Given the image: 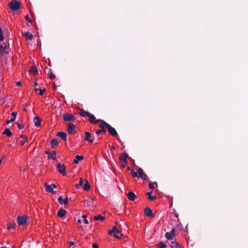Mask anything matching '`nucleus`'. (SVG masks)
<instances>
[{
    "instance_id": "f257e3e1",
    "label": "nucleus",
    "mask_w": 248,
    "mask_h": 248,
    "mask_svg": "<svg viewBox=\"0 0 248 248\" xmlns=\"http://www.w3.org/2000/svg\"><path fill=\"white\" fill-rule=\"evenodd\" d=\"M9 6L10 9L14 11L18 10L20 8V2L17 0H12L9 3Z\"/></svg>"
},
{
    "instance_id": "f03ea898",
    "label": "nucleus",
    "mask_w": 248,
    "mask_h": 248,
    "mask_svg": "<svg viewBox=\"0 0 248 248\" xmlns=\"http://www.w3.org/2000/svg\"><path fill=\"white\" fill-rule=\"evenodd\" d=\"M109 234L113 235L115 238H121L123 235L122 232L117 229L115 226H113L112 228V230L109 231Z\"/></svg>"
},
{
    "instance_id": "7ed1b4c3",
    "label": "nucleus",
    "mask_w": 248,
    "mask_h": 248,
    "mask_svg": "<svg viewBox=\"0 0 248 248\" xmlns=\"http://www.w3.org/2000/svg\"><path fill=\"white\" fill-rule=\"evenodd\" d=\"M105 126L107 128L108 132L113 137H117L118 136V133L115 128L112 127L110 125H109L107 123H104Z\"/></svg>"
},
{
    "instance_id": "20e7f679",
    "label": "nucleus",
    "mask_w": 248,
    "mask_h": 248,
    "mask_svg": "<svg viewBox=\"0 0 248 248\" xmlns=\"http://www.w3.org/2000/svg\"><path fill=\"white\" fill-rule=\"evenodd\" d=\"M62 118L65 122L74 121L76 120L75 117L73 114L67 113L62 115Z\"/></svg>"
},
{
    "instance_id": "39448f33",
    "label": "nucleus",
    "mask_w": 248,
    "mask_h": 248,
    "mask_svg": "<svg viewBox=\"0 0 248 248\" xmlns=\"http://www.w3.org/2000/svg\"><path fill=\"white\" fill-rule=\"evenodd\" d=\"M27 219L28 217L26 215L18 216L17 218V221L19 225H23L26 224Z\"/></svg>"
},
{
    "instance_id": "423d86ee",
    "label": "nucleus",
    "mask_w": 248,
    "mask_h": 248,
    "mask_svg": "<svg viewBox=\"0 0 248 248\" xmlns=\"http://www.w3.org/2000/svg\"><path fill=\"white\" fill-rule=\"evenodd\" d=\"M57 168L58 171L63 175H66V166L64 164H61L60 163H58Z\"/></svg>"
},
{
    "instance_id": "0eeeda50",
    "label": "nucleus",
    "mask_w": 248,
    "mask_h": 248,
    "mask_svg": "<svg viewBox=\"0 0 248 248\" xmlns=\"http://www.w3.org/2000/svg\"><path fill=\"white\" fill-rule=\"evenodd\" d=\"M138 172L139 174V177H140L142 179L145 180L146 181H148V182L150 181L147 175L145 173L143 172V170L141 168H139L138 169Z\"/></svg>"
},
{
    "instance_id": "6e6552de",
    "label": "nucleus",
    "mask_w": 248,
    "mask_h": 248,
    "mask_svg": "<svg viewBox=\"0 0 248 248\" xmlns=\"http://www.w3.org/2000/svg\"><path fill=\"white\" fill-rule=\"evenodd\" d=\"M9 44H5L4 46L1 45V58L5 54H7L9 52Z\"/></svg>"
},
{
    "instance_id": "1a4fd4ad",
    "label": "nucleus",
    "mask_w": 248,
    "mask_h": 248,
    "mask_svg": "<svg viewBox=\"0 0 248 248\" xmlns=\"http://www.w3.org/2000/svg\"><path fill=\"white\" fill-rule=\"evenodd\" d=\"M45 186L46 187V190L47 192H50L51 193H55L56 192L53 190V188L56 187V186L55 184H52L51 185H47L46 183L45 184Z\"/></svg>"
},
{
    "instance_id": "9d476101",
    "label": "nucleus",
    "mask_w": 248,
    "mask_h": 248,
    "mask_svg": "<svg viewBox=\"0 0 248 248\" xmlns=\"http://www.w3.org/2000/svg\"><path fill=\"white\" fill-rule=\"evenodd\" d=\"M101 124L99 125V127L101 128V129H100V130H97L96 131V134L97 135H99V134H100L101 133H106V130L105 128V125L104 124V123H106L105 121H101Z\"/></svg>"
},
{
    "instance_id": "9b49d317",
    "label": "nucleus",
    "mask_w": 248,
    "mask_h": 248,
    "mask_svg": "<svg viewBox=\"0 0 248 248\" xmlns=\"http://www.w3.org/2000/svg\"><path fill=\"white\" fill-rule=\"evenodd\" d=\"M87 117H89V121L90 122V123L92 124H97L102 121L100 119L96 120L95 116L90 113H89Z\"/></svg>"
},
{
    "instance_id": "f8f14e48",
    "label": "nucleus",
    "mask_w": 248,
    "mask_h": 248,
    "mask_svg": "<svg viewBox=\"0 0 248 248\" xmlns=\"http://www.w3.org/2000/svg\"><path fill=\"white\" fill-rule=\"evenodd\" d=\"M175 230L174 228H173L170 232H167L165 233L166 238L169 240H171L173 239V236L174 235Z\"/></svg>"
},
{
    "instance_id": "ddd939ff",
    "label": "nucleus",
    "mask_w": 248,
    "mask_h": 248,
    "mask_svg": "<svg viewBox=\"0 0 248 248\" xmlns=\"http://www.w3.org/2000/svg\"><path fill=\"white\" fill-rule=\"evenodd\" d=\"M67 130L68 132L70 134L73 133L75 131V126L72 123H68L67 124Z\"/></svg>"
},
{
    "instance_id": "4468645a",
    "label": "nucleus",
    "mask_w": 248,
    "mask_h": 248,
    "mask_svg": "<svg viewBox=\"0 0 248 248\" xmlns=\"http://www.w3.org/2000/svg\"><path fill=\"white\" fill-rule=\"evenodd\" d=\"M144 214L148 217H154V215L150 208L147 207L144 209Z\"/></svg>"
},
{
    "instance_id": "2eb2a0df",
    "label": "nucleus",
    "mask_w": 248,
    "mask_h": 248,
    "mask_svg": "<svg viewBox=\"0 0 248 248\" xmlns=\"http://www.w3.org/2000/svg\"><path fill=\"white\" fill-rule=\"evenodd\" d=\"M57 136L60 137L61 139L65 141L67 140V134L64 132H58L57 134Z\"/></svg>"
},
{
    "instance_id": "dca6fc26",
    "label": "nucleus",
    "mask_w": 248,
    "mask_h": 248,
    "mask_svg": "<svg viewBox=\"0 0 248 248\" xmlns=\"http://www.w3.org/2000/svg\"><path fill=\"white\" fill-rule=\"evenodd\" d=\"M127 196L129 200L131 201H134L137 197L136 194L132 191L129 192L127 194Z\"/></svg>"
},
{
    "instance_id": "f3484780",
    "label": "nucleus",
    "mask_w": 248,
    "mask_h": 248,
    "mask_svg": "<svg viewBox=\"0 0 248 248\" xmlns=\"http://www.w3.org/2000/svg\"><path fill=\"white\" fill-rule=\"evenodd\" d=\"M58 202L61 204H64V205H67L68 204V199L66 197L64 200H63L62 197H60L58 199Z\"/></svg>"
},
{
    "instance_id": "a211bd4d",
    "label": "nucleus",
    "mask_w": 248,
    "mask_h": 248,
    "mask_svg": "<svg viewBox=\"0 0 248 248\" xmlns=\"http://www.w3.org/2000/svg\"><path fill=\"white\" fill-rule=\"evenodd\" d=\"M79 111L78 112V114L83 117H87L89 114L90 112L85 111L82 108L79 109Z\"/></svg>"
},
{
    "instance_id": "6ab92c4d",
    "label": "nucleus",
    "mask_w": 248,
    "mask_h": 248,
    "mask_svg": "<svg viewBox=\"0 0 248 248\" xmlns=\"http://www.w3.org/2000/svg\"><path fill=\"white\" fill-rule=\"evenodd\" d=\"M128 157V155L126 153H123L119 156L120 162L127 161L126 158Z\"/></svg>"
},
{
    "instance_id": "aec40b11",
    "label": "nucleus",
    "mask_w": 248,
    "mask_h": 248,
    "mask_svg": "<svg viewBox=\"0 0 248 248\" xmlns=\"http://www.w3.org/2000/svg\"><path fill=\"white\" fill-rule=\"evenodd\" d=\"M66 213V210L62 208H61L58 211L57 216L60 217H62L65 216Z\"/></svg>"
},
{
    "instance_id": "412c9836",
    "label": "nucleus",
    "mask_w": 248,
    "mask_h": 248,
    "mask_svg": "<svg viewBox=\"0 0 248 248\" xmlns=\"http://www.w3.org/2000/svg\"><path fill=\"white\" fill-rule=\"evenodd\" d=\"M29 72L33 75H35L38 73V69L35 66H31L29 70Z\"/></svg>"
},
{
    "instance_id": "4be33fe9",
    "label": "nucleus",
    "mask_w": 248,
    "mask_h": 248,
    "mask_svg": "<svg viewBox=\"0 0 248 248\" xmlns=\"http://www.w3.org/2000/svg\"><path fill=\"white\" fill-rule=\"evenodd\" d=\"M33 121L34 122V124L35 126L38 127L41 125V119L38 117H35L33 119Z\"/></svg>"
},
{
    "instance_id": "5701e85b",
    "label": "nucleus",
    "mask_w": 248,
    "mask_h": 248,
    "mask_svg": "<svg viewBox=\"0 0 248 248\" xmlns=\"http://www.w3.org/2000/svg\"><path fill=\"white\" fill-rule=\"evenodd\" d=\"M85 134L86 135L85 137V140L89 141L90 143H93V140L90 139V138L91 137V134L89 132L86 131L85 132Z\"/></svg>"
},
{
    "instance_id": "b1692460",
    "label": "nucleus",
    "mask_w": 248,
    "mask_h": 248,
    "mask_svg": "<svg viewBox=\"0 0 248 248\" xmlns=\"http://www.w3.org/2000/svg\"><path fill=\"white\" fill-rule=\"evenodd\" d=\"M84 159L83 156L77 155L76 156V159H74L73 163L77 164L78 163L79 161L82 160Z\"/></svg>"
},
{
    "instance_id": "393cba45",
    "label": "nucleus",
    "mask_w": 248,
    "mask_h": 248,
    "mask_svg": "<svg viewBox=\"0 0 248 248\" xmlns=\"http://www.w3.org/2000/svg\"><path fill=\"white\" fill-rule=\"evenodd\" d=\"M50 143L52 148H54L56 146L58 145V141L55 139H53L51 140Z\"/></svg>"
},
{
    "instance_id": "a878e982",
    "label": "nucleus",
    "mask_w": 248,
    "mask_h": 248,
    "mask_svg": "<svg viewBox=\"0 0 248 248\" xmlns=\"http://www.w3.org/2000/svg\"><path fill=\"white\" fill-rule=\"evenodd\" d=\"M153 192V191H151V192H148L146 193V195L148 196V199L150 201H154L157 199L156 196H152L151 195L152 193Z\"/></svg>"
},
{
    "instance_id": "bb28decb",
    "label": "nucleus",
    "mask_w": 248,
    "mask_h": 248,
    "mask_svg": "<svg viewBox=\"0 0 248 248\" xmlns=\"http://www.w3.org/2000/svg\"><path fill=\"white\" fill-rule=\"evenodd\" d=\"M56 152L55 151H52L48 156V159H52L54 160L56 159Z\"/></svg>"
},
{
    "instance_id": "cd10ccee",
    "label": "nucleus",
    "mask_w": 248,
    "mask_h": 248,
    "mask_svg": "<svg viewBox=\"0 0 248 248\" xmlns=\"http://www.w3.org/2000/svg\"><path fill=\"white\" fill-rule=\"evenodd\" d=\"M171 248H180V245L177 242L172 241L170 243V245Z\"/></svg>"
},
{
    "instance_id": "c85d7f7f",
    "label": "nucleus",
    "mask_w": 248,
    "mask_h": 248,
    "mask_svg": "<svg viewBox=\"0 0 248 248\" xmlns=\"http://www.w3.org/2000/svg\"><path fill=\"white\" fill-rule=\"evenodd\" d=\"M24 35L26 39L27 40H31L33 38L32 34L30 33L28 31L25 32L24 33Z\"/></svg>"
},
{
    "instance_id": "c756f323",
    "label": "nucleus",
    "mask_w": 248,
    "mask_h": 248,
    "mask_svg": "<svg viewBox=\"0 0 248 248\" xmlns=\"http://www.w3.org/2000/svg\"><path fill=\"white\" fill-rule=\"evenodd\" d=\"M3 134L6 135L8 137H11L12 135V132L9 128H6L3 132Z\"/></svg>"
},
{
    "instance_id": "7c9ffc66",
    "label": "nucleus",
    "mask_w": 248,
    "mask_h": 248,
    "mask_svg": "<svg viewBox=\"0 0 248 248\" xmlns=\"http://www.w3.org/2000/svg\"><path fill=\"white\" fill-rule=\"evenodd\" d=\"M83 188L86 191H88L90 189V185L87 180L85 181V183L84 185Z\"/></svg>"
},
{
    "instance_id": "2f4dec72",
    "label": "nucleus",
    "mask_w": 248,
    "mask_h": 248,
    "mask_svg": "<svg viewBox=\"0 0 248 248\" xmlns=\"http://www.w3.org/2000/svg\"><path fill=\"white\" fill-rule=\"evenodd\" d=\"M47 75L49 78L51 79H54L56 77L55 75L52 73L51 69H49L48 71Z\"/></svg>"
},
{
    "instance_id": "473e14b6",
    "label": "nucleus",
    "mask_w": 248,
    "mask_h": 248,
    "mask_svg": "<svg viewBox=\"0 0 248 248\" xmlns=\"http://www.w3.org/2000/svg\"><path fill=\"white\" fill-rule=\"evenodd\" d=\"M104 219H105V217L102 216L101 215H98L97 216L94 217V219L95 220H104Z\"/></svg>"
},
{
    "instance_id": "72a5a7b5",
    "label": "nucleus",
    "mask_w": 248,
    "mask_h": 248,
    "mask_svg": "<svg viewBox=\"0 0 248 248\" xmlns=\"http://www.w3.org/2000/svg\"><path fill=\"white\" fill-rule=\"evenodd\" d=\"M83 179L82 178H80L79 183L76 185V187L78 189H79L80 187V186L83 185Z\"/></svg>"
},
{
    "instance_id": "f704fd0d",
    "label": "nucleus",
    "mask_w": 248,
    "mask_h": 248,
    "mask_svg": "<svg viewBox=\"0 0 248 248\" xmlns=\"http://www.w3.org/2000/svg\"><path fill=\"white\" fill-rule=\"evenodd\" d=\"M17 114V113L16 111H14L12 113L11 115L12 116V118L11 119V121L14 122L15 121Z\"/></svg>"
},
{
    "instance_id": "c9c22d12",
    "label": "nucleus",
    "mask_w": 248,
    "mask_h": 248,
    "mask_svg": "<svg viewBox=\"0 0 248 248\" xmlns=\"http://www.w3.org/2000/svg\"><path fill=\"white\" fill-rule=\"evenodd\" d=\"M157 247L159 248H165L167 246L162 241H160L158 244L157 245Z\"/></svg>"
},
{
    "instance_id": "e433bc0d",
    "label": "nucleus",
    "mask_w": 248,
    "mask_h": 248,
    "mask_svg": "<svg viewBox=\"0 0 248 248\" xmlns=\"http://www.w3.org/2000/svg\"><path fill=\"white\" fill-rule=\"evenodd\" d=\"M131 173L132 174V175L135 177H139L138 175V173L137 172H136L135 171H134L133 170H131Z\"/></svg>"
},
{
    "instance_id": "4c0bfd02",
    "label": "nucleus",
    "mask_w": 248,
    "mask_h": 248,
    "mask_svg": "<svg viewBox=\"0 0 248 248\" xmlns=\"http://www.w3.org/2000/svg\"><path fill=\"white\" fill-rule=\"evenodd\" d=\"M120 163L123 168H125L127 165V161L121 162Z\"/></svg>"
},
{
    "instance_id": "58836bf2",
    "label": "nucleus",
    "mask_w": 248,
    "mask_h": 248,
    "mask_svg": "<svg viewBox=\"0 0 248 248\" xmlns=\"http://www.w3.org/2000/svg\"><path fill=\"white\" fill-rule=\"evenodd\" d=\"M46 91V89H43V90H39V94L41 96L43 95L44 93Z\"/></svg>"
},
{
    "instance_id": "ea45409f",
    "label": "nucleus",
    "mask_w": 248,
    "mask_h": 248,
    "mask_svg": "<svg viewBox=\"0 0 248 248\" xmlns=\"http://www.w3.org/2000/svg\"><path fill=\"white\" fill-rule=\"evenodd\" d=\"M17 127L19 129H23L24 127V125L23 124H19L17 123Z\"/></svg>"
},
{
    "instance_id": "a19ab883",
    "label": "nucleus",
    "mask_w": 248,
    "mask_h": 248,
    "mask_svg": "<svg viewBox=\"0 0 248 248\" xmlns=\"http://www.w3.org/2000/svg\"><path fill=\"white\" fill-rule=\"evenodd\" d=\"M20 137L22 139H23L24 140H25V141H27L28 140V138L26 136L24 135H21L20 136Z\"/></svg>"
},
{
    "instance_id": "79ce46f5",
    "label": "nucleus",
    "mask_w": 248,
    "mask_h": 248,
    "mask_svg": "<svg viewBox=\"0 0 248 248\" xmlns=\"http://www.w3.org/2000/svg\"><path fill=\"white\" fill-rule=\"evenodd\" d=\"M25 19L28 20V21H29L30 22H31V20L29 18V16L28 15H27L26 16H25Z\"/></svg>"
},
{
    "instance_id": "37998d69",
    "label": "nucleus",
    "mask_w": 248,
    "mask_h": 248,
    "mask_svg": "<svg viewBox=\"0 0 248 248\" xmlns=\"http://www.w3.org/2000/svg\"><path fill=\"white\" fill-rule=\"evenodd\" d=\"M149 187L150 189H154V186L153 183H150L149 185Z\"/></svg>"
},
{
    "instance_id": "c03bdc74",
    "label": "nucleus",
    "mask_w": 248,
    "mask_h": 248,
    "mask_svg": "<svg viewBox=\"0 0 248 248\" xmlns=\"http://www.w3.org/2000/svg\"><path fill=\"white\" fill-rule=\"evenodd\" d=\"M26 141H25V140H23L20 141V143L21 145L23 146Z\"/></svg>"
},
{
    "instance_id": "a18cd8bd",
    "label": "nucleus",
    "mask_w": 248,
    "mask_h": 248,
    "mask_svg": "<svg viewBox=\"0 0 248 248\" xmlns=\"http://www.w3.org/2000/svg\"><path fill=\"white\" fill-rule=\"evenodd\" d=\"M13 228H14V226L13 225H12V224L9 225L8 227H7V229L8 230H10V229H13Z\"/></svg>"
},
{
    "instance_id": "49530a36",
    "label": "nucleus",
    "mask_w": 248,
    "mask_h": 248,
    "mask_svg": "<svg viewBox=\"0 0 248 248\" xmlns=\"http://www.w3.org/2000/svg\"><path fill=\"white\" fill-rule=\"evenodd\" d=\"M22 85V83L20 81H17L16 82V85L17 86H20Z\"/></svg>"
},
{
    "instance_id": "de8ad7c7",
    "label": "nucleus",
    "mask_w": 248,
    "mask_h": 248,
    "mask_svg": "<svg viewBox=\"0 0 248 248\" xmlns=\"http://www.w3.org/2000/svg\"><path fill=\"white\" fill-rule=\"evenodd\" d=\"M0 37H1V42L3 41V39H4V37L3 36V34H2V30H1V36H0Z\"/></svg>"
},
{
    "instance_id": "09e8293b",
    "label": "nucleus",
    "mask_w": 248,
    "mask_h": 248,
    "mask_svg": "<svg viewBox=\"0 0 248 248\" xmlns=\"http://www.w3.org/2000/svg\"><path fill=\"white\" fill-rule=\"evenodd\" d=\"M93 248H98V246L96 244H93L92 246Z\"/></svg>"
},
{
    "instance_id": "8fccbe9b",
    "label": "nucleus",
    "mask_w": 248,
    "mask_h": 248,
    "mask_svg": "<svg viewBox=\"0 0 248 248\" xmlns=\"http://www.w3.org/2000/svg\"><path fill=\"white\" fill-rule=\"evenodd\" d=\"M69 245H70V247L73 246V245H75V242L71 241V242H69Z\"/></svg>"
},
{
    "instance_id": "3c124183",
    "label": "nucleus",
    "mask_w": 248,
    "mask_h": 248,
    "mask_svg": "<svg viewBox=\"0 0 248 248\" xmlns=\"http://www.w3.org/2000/svg\"><path fill=\"white\" fill-rule=\"evenodd\" d=\"M12 122H13V121H11V119L10 120H7L6 121V124H9L10 123H12Z\"/></svg>"
},
{
    "instance_id": "603ef678",
    "label": "nucleus",
    "mask_w": 248,
    "mask_h": 248,
    "mask_svg": "<svg viewBox=\"0 0 248 248\" xmlns=\"http://www.w3.org/2000/svg\"><path fill=\"white\" fill-rule=\"evenodd\" d=\"M84 221L85 224H88L89 223V221L87 219H85Z\"/></svg>"
},
{
    "instance_id": "864d4df0",
    "label": "nucleus",
    "mask_w": 248,
    "mask_h": 248,
    "mask_svg": "<svg viewBox=\"0 0 248 248\" xmlns=\"http://www.w3.org/2000/svg\"><path fill=\"white\" fill-rule=\"evenodd\" d=\"M82 217L84 218L85 219H86L87 216H86V215H84L82 216Z\"/></svg>"
},
{
    "instance_id": "5fc2aeb1",
    "label": "nucleus",
    "mask_w": 248,
    "mask_h": 248,
    "mask_svg": "<svg viewBox=\"0 0 248 248\" xmlns=\"http://www.w3.org/2000/svg\"><path fill=\"white\" fill-rule=\"evenodd\" d=\"M45 153H46V154H47V155H49V154H50L49 152V151H46L45 152Z\"/></svg>"
},
{
    "instance_id": "6e6d98bb",
    "label": "nucleus",
    "mask_w": 248,
    "mask_h": 248,
    "mask_svg": "<svg viewBox=\"0 0 248 248\" xmlns=\"http://www.w3.org/2000/svg\"><path fill=\"white\" fill-rule=\"evenodd\" d=\"M39 90H40V89H38V88H35V91H39Z\"/></svg>"
},
{
    "instance_id": "4d7b16f0",
    "label": "nucleus",
    "mask_w": 248,
    "mask_h": 248,
    "mask_svg": "<svg viewBox=\"0 0 248 248\" xmlns=\"http://www.w3.org/2000/svg\"><path fill=\"white\" fill-rule=\"evenodd\" d=\"M174 216L176 217H178V215L177 213H175Z\"/></svg>"
},
{
    "instance_id": "13d9d810",
    "label": "nucleus",
    "mask_w": 248,
    "mask_h": 248,
    "mask_svg": "<svg viewBox=\"0 0 248 248\" xmlns=\"http://www.w3.org/2000/svg\"><path fill=\"white\" fill-rule=\"evenodd\" d=\"M127 170H130V171H131V168H130V167H127Z\"/></svg>"
},
{
    "instance_id": "bf43d9fd",
    "label": "nucleus",
    "mask_w": 248,
    "mask_h": 248,
    "mask_svg": "<svg viewBox=\"0 0 248 248\" xmlns=\"http://www.w3.org/2000/svg\"><path fill=\"white\" fill-rule=\"evenodd\" d=\"M78 223H81V220L80 219H78Z\"/></svg>"
},
{
    "instance_id": "052dcab7",
    "label": "nucleus",
    "mask_w": 248,
    "mask_h": 248,
    "mask_svg": "<svg viewBox=\"0 0 248 248\" xmlns=\"http://www.w3.org/2000/svg\"><path fill=\"white\" fill-rule=\"evenodd\" d=\"M38 85V83H36H36H35V84H34V86H37Z\"/></svg>"
},
{
    "instance_id": "680f3d73",
    "label": "nucleus",
    "mask_w": 248,
    "mask_h": 248,
    "mask_svg": "<svg viewBox=\"0 0 248 248\" xmlns=\"http://www.w3.org/2000/svg\"><path fill=\"white\" fill-rule=\"evenodd\" d=\"M3 158H4V157H3L1 158V160H0V161H1V162L2 161V159H3Z\"/></svg>"
},
{
    "instance_id": "e2e57ef3",
    "label": "nucleus",
    "mask_w": 248,
    "mask_h": 248,
    "mask_svg": "<svg viewBox=\"0 0 248 248\" xmlns=\"http://www.w3.org/2000/svg\"><path fill=\"white\" fill-rule=\"evenodd\" d=\"M112 148L113 149H115V147L113 146V147H112Z\"/></svg>"
}]
</instances>
